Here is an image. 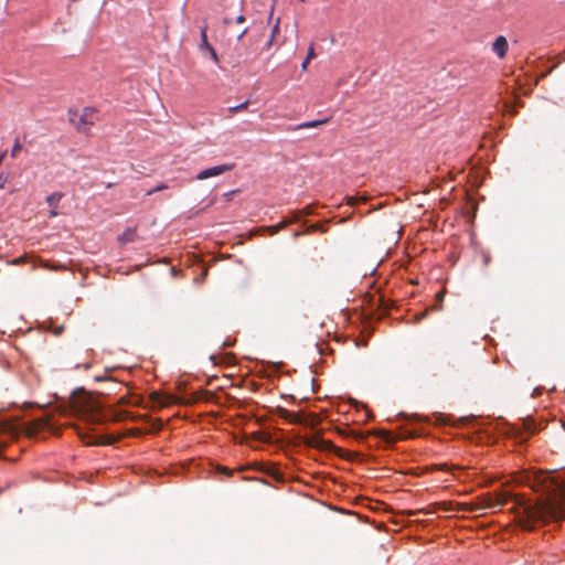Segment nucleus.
<instances>
[{
    "label": "nucleus",
    "mask_w": 565,
    "mask_h": 565,
    "mask_svg": "<svg viewBox=\"0 0 565 565\" xmlns=\"http://www.w3.org/2000/svg\"><path fill=\"white\" fill-rule=\"evenodd\" d=\"M526 483L535 492H542L544 498L531 504L522 495L510 492H497L493 495L486 494L478 498L477 508H501L507 502L513 501L512 511L516 521L524 530H532L537 523L559 521L565 518V478L555 477L551 472H534L526 478Z\"/></svg>",
    "instance_id": "f257e3e1"
},
{
    "label": "nucleus",
    "mask_w": 565,
    "mask_h": 565,
    "mask_svg": "<svg viewBox=\"0 0 565 565\" xmlns=\"http://www.w3.org/2000/svg\"><path fill=\"white\" fill-rule=\"evenodd\" d=\"M70 403L76 416L83 417L92 424H99L105 418L100 403L83 390L74 392Z\"/></svg>",
    "instance_id": "f03ea898"
},
{
    "label": "nucleus",
    "mask_w": 565,
    "mask_h": 565,
    "mask_svg": "<svg viewBox=\"0 0 565 565\" xmlns=\"http://www.w3.org/2000/svg\"><path fill=\"white\" fill-rule=\"evenodd\" d=\"M70 120L78 131L86 132L90 126L95 125L97 120V111L89 107L84 108L81 114L77 111H71Z\"/></svg>",
    "instance_id": "7ed1b4c3"
},
{
    "label": "nucleus",
    "mask_w": 565,
    "mask_h": 565,
    "mask_svg": "<svg viewBox=\"0 0 565 565\" xmlns=\"http://www.w3.org/2000/svg\"><path fill=\"white\" fill-rule=\"evenodd\" d=\"M245 21L244 15L239 14L235 18V20L232 19H224V25H225V36L230 40L232 38H235L237 42H239L243 36L247 33V28H236L235 24H241Z\"/></svg>",
    "instance_id": "20e7f679"
},
{
    "label": "nucleus",
    "mask_w": 565,
    "mask_h": 565,
    "mask_svg": "<svg viewBox=\"0 0 565 565\" xmlns=\"http://www.w3.org/2000/svg\"><path fill=\"white\" fill-rule=\"evenodd\" d=\"M305 444L309 447L322 450V451H337L338 449L330 440H324L319 435H311L306 437Z\"/></svg>",
    "instance_id": "39448f33"
},
{
    "label": "nucleus",
    "mask_w": 565,
    "mask_h": 565,
    "mask_svg": "<svg viewBox=\"0 0 565 565\" xmlns=\"http://www.w3.org/2000/svg\"><path fill=\"white\" fill-rule=\"evenodd\" d=\"M232 379L230 374H218L214 373V404L220 403V395L216 393V390H224L226 386H232Z\"/></svg>",
    "instance_id": "423d86ee"
},
{
    "label": "nucleus",
    "mask_w": 565,
    "mask_h": 565,
    "mask_svg": "<svg viewBox=\"0 0 565 565\" xmlns=\"http://www.w3.org/2000/svg\"><path fill=\"white\" fill-rule=\"evenodd\" d=\"M207 274H209V266L204 262L199 260L196 264H194L192 266V275H193V280L195 282L203 281L206 278Z\"/></svg>",
    "instance_id": "0eeeda50"
},
{
    "label": "nucleus",
    "mask_w": 565,
    "mask_h": 565,
    "mask_svg": "<svg viewBox=\"0 0 565 565\" xmlns=\"http://www.w3.org/2000/svg\"><path fill=\"white\" fill-rule=\"evenodd\" d=\"M151 399H152V402L158 404V406H160V407H167L171 404L179 402L178 397H175L173 395H161L158 392L151 393Z\"/></svg>",
    "instance_id": "6e6552de"
},
{
    "label": "nucleus",
    "mask_w": 565,
    "mask_h": 565,
    "mask_svg": "<svg viewBox=\"0 0 565 565\" xmlns=\"http://www.w3.org/2000/svg\"><path fill=\"white\" fill-rule=\"evenodd\" d=\"M62 198H63L62 192H53L49 196H46V203L51 206V210L49 213L50 217H55L58 215L57 206H58V203L62 200Z\"/></svg>",
    "instance_id": "1a4fd4ad"
},
{
    "label": "nucleus",
    "mask_w": 565,
    "mask_h": 565,
    "mask_svg": "<svg viewBox=\"0 0 565 565\" xmlns=\"http://www.w3.org/2000/svg\"><path fill=\"white\" fill-rule=\"evenodd\" d=\"M508 41L503 35H499L492 43V51L500 57L503 58L508 51Z\"/></svg>",
    "instance_id": "9d476101"
},
{
    "label": "nucleus",
    "mask_w": 565,
    "mask_h": 565,
    "mask_svg": "<svg viewBox=\"0 0 565 565\" xmlns=\"http://www.w3.org/2000/svg\"><path fill=\"white\" fill-rule=\"evenodd\" d=\"M31 428L34 430V431H40V430H50L52 429V425H51V418L50 416H43V417H39V418H35L31 422Z\"/></svg>",
    "instance_id": "9b49d317"
},
{
    "label": "nucleus",
    "mask_w": 565,
    "mask_h": 565,
    "mask_svg": "<svg viewBox=\"0 0 565 565\" xmlns=\"http://www.w3.org/2000/svg\"><path fill=\"white\" fill-rule=\"evenodd\" d=\"M214 366L216 365H234L235 356L232 353L214 354Z\"/></svg>",
    "instance_id": "f8f14e48"
},
{
    "label": "nucleus",
    "mask_w": 565,
    "mask_h": 565,
    "mask_svg": "<svg viewBox=\"0 0 565 565\" xmlns=\"http://www.w3.org/2000/svg\"><path fill=\"white\" fill-rule=\"evenodd\" d=\"M329 121H330V118H324V119H320V120L306 121V122L296 125L294 127H289V130H300V129H307V128H316V127L322 126V125H324V124H327Z\"/></svg>",
    "instance_id": "ddd939ff"
},
{
    "label": "nucleus",
    "mask_w": 565,
    "mask_h": 565,
    "mask_svg": "<svg viewBox=\"0 0 565 565\" xmlns=\"http://www.w3.org/2000/svg\"><path fill=\"white\" fill-rule=\"evenodd\" d=\"M479 508H477L476 503H456L455 512H477Z\"/></svg>",
    "instance_id": "4468645a"
},
{
    "label": "nucleus",
    "mask_w": 565,
    "mask_h": 565,
    "mask_svg": "<svg viewBox=\"0 0 565 565\" xmlns=\"http://www.w3.org/2000/svg\"><path fill=\"white\" fill-rule=\"evenodd\" d=\"M210 399V393L207 391H196L192 393L191 398H189V402L191 403H199L201 401H209Z\"/></svg>",
    "instance_id": "2eb2a0df"
},
{
    "label": "nucleus",
    "mask_w": 565,
    "mask_h": 565,
    "mask_svg": "<svg viewBox=\"0 0 565 565\" xmlns=\"http://www.w3.org/2000/svg\"><path fill=\"white\" fill-rule=\"evenodd\" d=\"M292 220H284L277 225H271L268 227V232L270 235H275L279 233L281 230L286 228L290 223H292Z\"/></svg>",
    "instance_id": "dca6fc26"
},
{
    "label": "nucleus",
    "mask_w": 565,
    "mask_h": 565,
    "mask_svg": "<svg viewBox=\"0 0 565 565\" xmlns=\"http://www.w3.org/2000/svg\"><path fill=\"white\" fill-rule=\"evenodd\" d=\"M236 167L235 162L214 166V177L220 175L226 171H231Z\"/></svg>",
    "instance_id": "f3484780"
},
{
    "label": "nucleus",
    "mask_w": 565,
    "mask_h": 565,
    "mask_svg": "<svg viewBox=\"0 0 565 565\" xmlns=\"http://www.w3.org/2000/svg\"><path fill=\"white\" fill-rule=\"evenodd\" d=\"M11 430V425L8 422L0 420V435L4 433H9ZM7 443L3 440H0V450L6 447Z\"/></svg>",
    "instance_id": "a211bd4d"
},
{
    "label": "nucleus",
    "mask_w": 565,
    "mask_h": 565,
    "mask_svg": "<svg viewBox=\"0 0 565 565\" xmlns=\"http://www.w3.org/2000/svg\"><path fill=\"white\" fill-rule=\"evenodd\" d=\"M40 266L44 269H49V270H66V266L65 265H52L50 264L49 262H45V260H41L40 262Z\"/></svg>",
    "instance_id": "6ab92c4d"
},
{
    "label": "nucleus",
    "mask_w": 565,
    "mask_h": 565,
    "mask_svg": "<svg viewBox=\"0 0 565 565\" xmlns=\"http://www.w3.org/2000/svg\"><path fill=\"white\" fill-rule=\"evenodd\" d=\"M315 57H316V53H315V50H313V45L311 44V45L309 46L307 57H306V60H305V61L302 62V64H301V70H302V71H306V70H307V67H308V64H309V63H310V61H311L312 58H315Z\"/></svg>",
    "instance_id": "aec40b11"
},
{
    "label": "nucleus",
    "mask_w": 565,
    "mask_h": 565,
    "mask_svg": "<svg viewBox=\"0 0 565 565\" xmlns=\"http://www.w3.org/2000/svg\"><path fill=\"white\" fill-rule=\"evenodd\" d=\"M216 472L223 476L224 478L231 477L233 475V471L227 469L226 467L214 465V473Z\"/></svg>",
    "instance_id": "412c9836"
},
{
    "label": "nucleus",
    "mask_w": 565,
    "mask_h": 565,
    "mask_svg": "<svg viewBox=\"0 0 565 565\" xmlns=\"http://www.w3.org/2000/svg\"><path fill=\"white\" fill-rule=\"evenodd\" d=\"M279 24H280V19L278 18L276 20V23L273 26L271 34H270V40L268 42V45H271L275 36L279 33Z\"/></svg>",
    "instance_id": "4be33fe9"
},
{
    "label": "nucleus",
    "mask_w": 565,
    "mask_h": 565,
    "mask_svg": "<svg viewBox=\"0 0 565 565\" xmlns=\"http://www.w3.org/2000/svg\"><path fill=\"white\" fill-rule=\"evenodd\" d=\"M22 145L20 143L19 139H15L14 145L11 149V157L17 158L18 153L21 151Z\"/></svg>",
    "instance_id": "5701e85b"
},
{
    "label": "nucleus",
    "mask_w": 565,
    "mask_h": 565,
    "mask_svg": "<svg viewBox=\"0 0 565 565\" xmlns=\"http://www.w3.org/2000/svg\"><path fill=\"white\" fill-rule=\"evenodd\" d=\"M201 36H202L201 46L210 49V44H209V41H207V28L206 26L201 30Z\"/></svg>",
    "instance_id": "b1692460"
},
{
    "label": "nucleus",
    "mask_w": 565,
    "mask_h": 565,
    "mask_svg": "<svg viewBox=\"0 0 565 565\" xmlns=\"http://www.w3.org/2000/svg\"><path fill=\"white\" fill-rule=\"evenodd\" d=\"M247 106H248V102L246 100V102H244V103H242V104H239V105H237V106L230 107V108H228V111H230L231 114H235V113H237V111H239V110L246 109V108H247Z\"/></svg>",
    "instance_id": "393cba45"
},
{
    "label": "nucleus",
    "mask_w": 565,
    "mask_h": 565,
    "mask_svg": "<svg viewBox=\"0 0 565 565\" xmlns=\"http://www.w3.org/2000/svg\"><path fill=\"white\" fill-rule=\"evenodd\" d=\"M212 177V168H207L196 175L198 180H204Z\"/></svg>",
    "instance_id": "a878e982"
},
{
    "label": "nucleus",
    "mask_w": 565,
    "mask_h": 565,
    "mask_svg": "<svg viewBox=\"0 0 565 565\" xmlns=\"http://www.w3.org/2000/svg\"><path fill=\"white\" fill-rule=\"evenodd\" d=\"M310 213H311L310 207H309V206H307V207L302 209L301 211H297V212L295 213V216H294L292 221H294V222H295V221H298V220L300 218V216H301V215H309Z\"/></svg>",
    "instance_id": "bb28decb"
},
{
    "label": "nucleus",
    "mask_w": 565,
    "mask_h": 565,
    "mask_svg": "<svg viewBox=\"0 0 565 565\" xmlns=\"http://www.w3.org/2000/svg\"><path fill=\"white\" fill-rule=\"evenodd\" d=\"M108 372H109V370H106L105 375H98V376H96V377H95V380H96V381H106V382L115 383V381L113 380V377H110V376L108 375Z\"/></svg>",
    "instance_id": "cd10ccee"
},
{
    "label": "nucleus",
    "mask_w": 565,
    "mask_h": 565,
    "mask_svg": "<svg viewBox=\"0 0 565 565\" xmlns=\"http://www.w3.org/2000/svg\"><path fill=\"white\" fill-rule=\"evenodd\" d=\"M239 192V190H232L227 193H224L223 194V198L225 201H230L232 199L233 195L237 194Z\"/></svg>",
    "instance_id": "c85d7f7f"
},
{
    "label": "nucleus",
    "mask_w": 565,
    "mask_h": 565,
    "mask_svg": "<svg viewBox=\"0 0 565 565\" xmlns=\"http://www.w3.org/2000/svg\"><path fill=\"white\" fill-rule=\"evenodd\" d=\"M444 297H445V291H444V290H440V291H439V292H437V295H436V301H437L438 303H441V302H443V300H444Z\"/></svg>",
    "instance_id": "c756f323"
},
{
    "label": "nucleus",
    "mask_w": 565,
    "mask_h": 565,
    "mask_svg": "<svg viewBox=\"0 0 565 565\" xmlns=\"http://www.w3.org/2000/svg\"><path fill=\"white\" fill-rule=\"evenodd\" d=\"M347 202H348V204H349V205H355V204H358V203H359V202H358V196H349V198L347 199Z\"/></svg>",
    "instance_id": "7c9ffc66"
},
{
    "label": "nucleus",
    "mask_w": 565,
    "mask_h": 565,
    "mask_svg": "<svg viewBox=\"0 0 565 565\" xmlns=\"http://www.w3.org/2000/svg\"><path fill=\"white\" fill-rule=\"evenodd\" d=\"M444 505V510L446 511H455V508H452V503L448 502V503H443Z\"/></svg>",
    "instance_id": "2f4dec72"
},
{
    "label": "nucleus",
    "mask_w": 565,
    "mask_h": 565,
    "mask_svg": "<svg viewBox=\"0 0 565 565\" xmlns=\"http://www.w3.org/2000/svg\"><path fill=\"white\" fill-rule=\"evenodd\" d=\"M168 189V185L166 183H160L159 185L156 186V190L159 192V191H162V190H166Z\"/></svg>",
    "instance_id": "473e14b6"
},
{
    "label": "nucleus",
    "mask_w": 565,
    "mask_h": 565,
    "mask_svg": "<svg viewBox=\"0 0 565 565\" xmlns=\"http://www.w3.org/2000/svg\"><path fill=\"white\" fill-rule=\"evenodd\" d=\"M124 415L126 416V415H128V413L125 412V413L117 414L116 417H115V420H121L124 418Z\"/></svg>",
    "instance_id": "72a5a7b5"
},
{
    "label": "nucleus",
    "mask_w": 565,
    "mask_h": 565,
    "mask_svg": "<svg viewBox=\"0 0 565 565\" xmlns=\"http://www.w3.org/2000/svg\"><path fill=\"white\" fill-rule=\"evenodd\" d=\"M426 316H427V310H425V311L420 312V313L417 316V320L419 321V320L424 319Z\"/></svg>",
    "instance_id": "f704fd0d"
},
{
    "label": "nucleus",
    "mask_w": 565,
    "mask_h": 565,
    "mask_svg": "<svg viewBox=\"0 0 565 565\" xmlns=\"http://www.w3.org/2000/svg\"><path fill=\"white\" fill-rule=\"evenodd\" d=\"M24 262H25V257H24V256H21V257L17 258V259L14 260V264H22V263H24Z\"/></svg>",
    "instance_id": "c9c22d12"
},
{
    "label": "nucleus",
    "mask_w": 565,
    "mask_h": 565,
    "mask_svg": "<svg viewBox=\"0 0 565 565\" xmlns=\"http://www.w3.org/2000/svg\"><path fill=\"white\" fill-rule=\"evenodd\" d=\"M6 185V178H3L2 175H0V189H3Z\"/></svg>",
    "instance_id": "e433bc0d"
},
{
    "label": "nucleus",
    "mask_w": 565,
    "mask_h": 565,
    "mask_svg": "<svg viewBox=\"0 0 565 565\" xmlns=\"http://www.w3.org/2000/svg\"><path fill=\"white\" fill-rule=\"evenodd\" d=\"M366 201H367V196H364V195H363V196H358V202H359V203H360V202H363V203H364V202H366Z\"/></svg>",
    "instance_id": "4c0bfd02"
},
{
    "label": "nucleus",
    "mask_w": 565,
    "mask_h": 565,
    "mask_svg": "<svg viewBox=\"0 0 565 565\" xmlns=\"http://www.w3.org/2000/svg\"><path fill=\"white\" fill-rule=\"evenodd\" d=\"M277 0H273V4H271V9H270V13H269V17L271 18L273 13H274V8H275V4H276Z\"/></svg>",
    "instance_id": "58836bf2"
},
{
    "label": "nucleus",
    "mask_w": 565,
    "mask_h": 565,
    "mask_svg": "<svg viewBox=\"0 0 565 565\" xmlns=\"http://www.w3.org/2000/svg\"><path fill=\"white\" fill-rule=\"evenodd\" d=\"M156 192H158V191L156 190V188H153V189H151V190L147 191V192H146V195H152V194H153V193H156Z\"/></svg>",
    "instance_id": "ea45409f"
},
{
    "label": "nucleus",
    "mask_w": 565,
    "mask_h": 565,
    "mask_svg": "<svg viewBox=\"0 0 565 565\" xmlns=\"http://www.w3.org/2000/svg\"><path fill=\"white\" fill-rule=\"evenodd\" d=\"M6 154H7L6 151L0 153V166L2 164V161H3L4 157H6Z\"/></svg>",
    "instance_id": "a19ab883"
},
{
    "label": "nucleus",
    "mask_w": 565,
    "mask_h": 565,
    "mask_svg": "<svg viewBox=\"0 0 565 565\" xmlns=\"http://www.w3.org/2000/svg\"><path fill=\"white\" fill-rule=\"evenodd\" d=\"M119 403H120V404H127V403H128L127 397H121V398L119 399Z\"/></svg>",
    "instance_id": "79ce46f5"
},
{
    "label": "nucleus",
    "mask_w": 565,
    "mask_h": 565,
    "mask_svg": "<svg viewBox=\"0 0 565 565\" xmlns=\"http://www.w3.org/2000/svg\"><path fill=\"white\" fill-rule=\"evenodd\" d=\"M440 469H441V470H447V469H448L447 463L441 465V466H440Z\"/></svg>",
    "instance_id": "37998d69"
},
{
    "label": "nucleus",
    "mask_w": 565,
    "mask_h": 565,
    "mask_svg": "<svg viewBox=\"0 0 565 565\" xmlns=\"http://www.w3.org/2000/svg\"><path fill=\"white\" fill-rule=\"evenodd\" d=\"M213 58H214V62H216V61H217V55H216V53H215V52H214Z\"/></svg>",
    "instance_id": "c03bdc74"
},
{
    "label": "nucleus",
    "mask_w": 565,
    "mask_h": 565,
    "mask_svg": "<svg viewBox=\"0 0 565 565\" xmlns=\"http://www.w3.org/2000/svg\"><path fill=\"white\" fill-rule=\"evenodd\" d=\"M434 308H435L436 310H440V309H441V306L439 305V306H436V307H434Z\"/></svg>",
    "instance_id": "a18cd8bd"
},
{
    "label": "nucleus",
    "mask_w": 565,
    "mask_h": 565,
    "mask_svg": "<svg viewBox=\"0 0 565 565\" xmlns=\"http://www.w3.org/2000/svg\"><path fill=\"white\" fill-rule=\"evenodd\" d=\"M300 2H305L306 0H299Z\"/></svg>",
    "instance_id": "49530a36"
}]
</instances>
